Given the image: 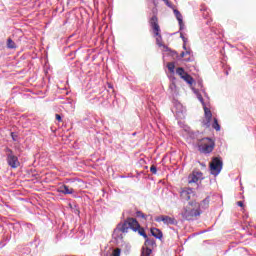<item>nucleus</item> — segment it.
<instances>
[{
    "instance_id": "4be33fe9",
    "label": "nucleus",
    "mask_w": 256,
    "mask_h": 256,
    "mask_svg": "<svg viewBox=\"0 0 256 256\" xmlns=\"http://www.w3.org/2000/svg\"><path fill=\"white\" fill-rule=\"evenodd\" d=\"M113 256H121V250L119 248L114 249Z\"/></svg>"
},
{
    "instance_id": "6e6552de",
    "label": "nucleus",
    "mask_w": 256,
    "mask_h": 256,
    "mask_svg": "<svg viewBox=\"0 0 256 256\" xmlns=\"http://www.w3.org/2000/svg\"><path fill=\"white\" fill-rule=\"evenodd\" d=\"M200 179H203V173L199 171H193L192 174L188 176V183H197Z\"/></svg>"
},
{
    "instance_id": "b1692460",
    "label": "nucleus",
    "mask_w": 256,
    "mask_h": 256,
    "mask_svg": "<svg viewBox=\"0 0 256 256\" xmlns=\"http://www.w3.org/2000/svg\"><path fill=\"white\" fill-rule=\"evenodd\" d=\"M55 117H56V121H59V123H61V121H63V119L61 118V115L56 114Z\"/></svg>"
},
{
    "instance_id": "1a4fd4ad",
    "label": "nucleus",
    "mask_w": 256,
    "mask_h": 256,
    "mask_svg": "<svg viewBox=\"0 0 256 256\" xmlns=\"http://www.w3.org/2000/svg\"><path fill=\"white\" fill-rule=\"evenodd\" d=\"M193 195V189L191 188H183L180 192V197L183 199V201H189L191 199V196Z\"/></svg>"
},
{
    "instance_id": "393cba45",
    "label": "nucleus",
    "mask_w": 256,
    "mask_h": 256,
    "mask_svg": "<svg viewBox=\"0 0 256 256\" xmlns=\"http://www.w3.org/2000/svg\"><path fill=\"white\" fill-rule=\"evenodd\" d=\"M180 37H181L182 41H184V43H187V38H185V36H183V34H180Z\"/></svg>"
},
{
    "instance_id": "39448f33",
    "label": "nucleus",
    "mask_w": 256,
    "mask_h": 256,
    "mask_svg": "<svg viewBox=\"0 0 256 256\" xmlns=\"http://www.w3.org/2000/svg\"><path fill=\"white\" fill-rule=\"evenodd\" d=\"M5 153L6 161L9 167H11L12 169H17V167L21 165V163L19 162V158L15 155V153H13V150L8 147L5 149Z\"/></svg>"
},
{
    "instance_id": "ddd939ff",
    "label": "nucleus",
    "mask_w": 256,
    "mask_h": 256,
    "mask_svg": "<svg viewBox=\"0 0 256 256\" xmlns=\"http://www.w3.org/2000/svg\"><path fill=\"white\" fill-rule=\"evenodd\" d=\"M205 113V119L207 123H211V119H213V113H211V110L207 107L204 108Z\"/></svg>"
},
{
    "instance_id": "5701e85b",
    "label": "nucleus",
    "mask_w": 256,
    "mask_h": 256,
    "mask_svg": "<svg viewBox=\"0 0 256 256\" xmlns=\"http://www.w3.org/2000/svg\"><path fill=\"white\" fill-rule=\"evenodd\" d=\"M136 215H137V217H141L142 219H145V214H143V212H141V211H137Z\"/></svg>"
},
{
    "instance_id": "f257e3e1",
    "label": "nucleus",
    "mask_w": 256,
    "mask_h": 256,
    "mask_svg": "<svg viewBox=\"0 0 256 256\" xmlns=\"http://www.w3.org/2000/svg\"><path fill=\"white\" fill-rule=\"evenodd\" d=\"M130 229L146 239L145 245H151V240H149L147 233H145V229L141 227V224L135 218H127L124 223L118 224L116 229H114V233H117V231H120V233H129Z\"/></svg>"
},
{
    "instance_id": "7ed1b4c3",
    "label": "nucleus",
    "mask_w": 256,
    "mask_h": 256,
    "mask_svg": "<svg viewBox=\"0 0 256 256\" xmlns=\"http://www.w3.org/2000/svg\"><path fill=\"white\" fill-rule=\"evenodd\" d=\"M150 26L153 30L154 37H156V44L159 47H163V37L161 36V27L159 26V18L153 16L150 19Z\"/></svg>"
},
{
    "instance_id": "a878e982",
    "label": "nucleus",
    "mask_w": 256,
    "mask_h": 256,
    "mask_svg": "<svg viewBox=\"0 0 256 256\" xmlns=\"http://www.w3.org/2000/svg\"><path fill=\"white\" fill-rule=\"evenodd\" d=\"M237 205H238V207H243V201H238Z\"/></svg>"
},
{
    "instance_id": "f8f14e48",
    "label": "nucleus",
    "mask_w": 256,
    "mask_h": 256,
    "mask_svg": "<svg viewBox=\"0 0 256 256\" xmlns=\"http://www.w3.org/2000/svg\"><path fill=\"white\" fill-rule=\"evenodd\" d=\"M150 233L156 239H163V232L159 228H151Z\"/></svg>"
},
{
    "instance_id": "4468645a",
    "label": "nucleus",
    "mask_w": 256,
    "mask_h": 256,
    "mask_svg": "<svg viewBox=\"0 0 256 256\" xmlns=\"http://www.w3.org/2000/svg\"><path fill=\"white\" fill-rule=\"evenodd\" d=\"M183 81H185L186 83H188V85H193V83L195 82V80L191 77V75L185 74V76H182Z\"/></svg>"
},
{
    "instance_id": "20e7f679",
    "label": "nucleus",
    "mask_w": 256,
    "mask_h": 256,
    "mask_svg": "<svg viewBox=\"0 0 256 256\" xmlns=\"http://www.w3.org/2000/svg\"><path fill=\"white\" fill-rule=\"evenodd\" d=\"M213 149H215V141L211 138H202L198 142V151L200 153L208 154L213 153Z\"/></svg>"
},
{
    "instance_id": "c756f323",
    "label": "nucleus",
    "mask_w": 256,
    "mask_h": 256,
    "mask_svg": "<svg viewBox=\"0 0 256 256\" xmlns=\"http://www.w3.org/2000/svg\"><path fill=\"white\" fill-rule=\"evenodd\" d=\"M12 138H13V140L15 141V136H13Z\"/></svg>"
},
{
    "instance_id": "bb28decb",
    "label": "nucleus",
    "mask_w": 256,
    "mask_h": 256,
    "mask_svg": "<svg viewBox=\"0 0 256 256\" xmlns=\"http://www.w3.org/2000/svg\"><path fill=\"white\" fill-rule=\"evenodd\" d=\"M185 55H186V53H185V52H182V53L180 54V57L183 58V57H185Z\"/></svg>"
},
{
    "instance_id": "9d476101",
    "label": "nucleus",
    "mask_w": 256,
    "mask_h": 256,
    "mask_svg": "<svg viewBox=\"0 0 256 256\" xmlns=\"http://www.w3.org/2000/svg\"><path fill=\"white\" fill-rule=\"evenodd\" d=\"M58 193H63V195H73V193H75V190L67 185H62L58 188Z\"/></svg>"
},
{
    "instance_id": "423d86ee",
    "label": "nucleus",
    "mask_w": 256,
    "mask_h": 256,
    "mask_svg": "<svg viewBox=\"0 0 256 256\" xmlns=\"http://www.w3.org/2000/svg\"><path fill=\"white\" fill-rule=\"evenodd\" d=\"M221 169H223V161L218 157H215L210 162V172L211 175H219L221 173Z\"/></svg>"
},
{
    "instance_id": "a211bd4d",
    "label": "nucleus",
    "mask_w": 256,
    "mask_h": 256,
    "mask_svg": "<svg viewBox=\"0 0 256 256\" xmlns=\"http://www.w3.org/2000/svg\"><path fill=\"white\" fill-rule=\"evenodd\" d=\"M212 127L215 129V131H221V126L219 125V121L217 120V118H214Z\"/></svg>"
},
{
    "instance_id": "6ab92c4d",
    "label": "nucleus",
    "mask_w": 256,
    "mask_h": 256,
    "mask_svg": "<svg viewBox=\"0 0 256 256\" xmlns=\"http://www.w3.org/2000/svg\"><path fill=\"white\" fill-rule=\"evenodd\" d=\"M167 67H168V71H170L171 73H175V63L174 62L168 63Z\"/></svg>"
},
{
    "instance_id": "c85d7f7f",
    "label": "nucleus",
    "mask_w": 256,
    "mask_h": 256,
    "mask_svg": "<svg viewBox=\"0 0 256 256\" xmlns=\"http://www.w3.org/2000/svg\"><path fill=\"white\" fill-rule=\"evenodd\" d=\"M183 49H187V46L185 44L183 45Z\"/></svg>"
},
{
    "instance_id": "dca6fc26",
    "label": "nucleus",
    "mask_w": 256,
    "mask_h": 256,
    "mask_svg": "<svg viewBox=\"0 0 256 256\" xmlns=\"http://www.w3.org/2000/svg\"><path fill=\"white\" fill-rule=\"evenodd\" d=\"M176 73L177 75H179V77H181V79H183V77L188 74L187 72H185V69L183 67H178L176 69Z\"/></svg>"
},
{
    "instance_id": "aec40b11",
    "label": "nucleus",
    "mask_w": 256,
    "mask_h": 256,
    "mask_svg": "<svg viewBox=\"0 0 256 256\" xmlns=\"http://www.w3.org/2000/svg\"><path fill=\"white\" fill-rule=\"evenodd\" d=\"M163 2H164L165 5H167V7H169L170 9H175V6L173 5V3H171V1H169V0H163Z\"/></svg>"
},
{
    "instance_id": "7c9ffc66",
    "label": "nucleus",
    "mask_w": 256,
    "mask_h": 256,
    "mask_svg": "<svg viewBox=\"0 0 256 256\" xmlns=\"http://www.w3.org/2000/svg\"><path fill=\"white\" fill-rule=\"evenodd\" d=\"M11 135H12V137H13V133H12Z\"/></svg>"
},
{
    "instance_id": "0eeeda50",
    "label": "nucleus",
    "mask_w": 256,
    "mask_h": 256,
    "mask_svg": "<svg viewBox=\"0 0 256 256\" xmlns=\"http://www.w3.org/2000/svg\"><path fill=\"white\" fill-rule=\"evenodd\" d=\"M156 223H164V225H177V219L167 215H161L155 218Z\"/></svg>"
},
{
    "instance_id": "f3484780",
    "label": "nucleus",
    "mask_w": 256,
    "mask_h": 256,
    "mask_svg": "<svg viewBox=\"0 0 256 256\" xmlns=\"http://www.w3.org/2000/svg\"><path fill=\"white\" fill-rule=\"evenodd\" d=\"M200 209H207L209 207V198L204 199L201 203H199Z\"/></svg>"
},
{
    "instance_id": "cd10ccee",
    "label": "nucleus",
    "mask_w": 256,
    "mask_h": 256,
    "mask_svg": "<svg viewBox=\"0 0 256 256\" xmlns=\"http://www.w3.org/2000/svg\"><path fill=\"white\" fill-rule=\"evenodd\" d=\"M185 53H186V55H190L191 54V52H189V51H186Z\"/></svg>"
},
{
    "instance_id": "412c9836",
    "label": "nucleus",
    "mask_w": 256,
    "mask_h": 256,
    "mask_svg": "<svg viewBox=\"0 0 256 256\" xmlns=\"http://www.w3.org/2000/svg\"><path fill=\"white\" fill-rule=\"evenodd\" d=\"M150 171L153 175H157V167L155 165H152L150 167Z\"/></svg>"
},
{
    "instance_id": "9b49d317",
    "label": "nucleus",
    "mask_w": 256,
    "mask_h": 256,
    "mask_svg": "<svg viewBox=\"0 0 256 256\" xmlns=\"http://www.w3.org/2000/svg\"><path fill=\"white\" fill-rule=\"evenodd\" d=\"M173 11H174V15H175V17H176V19H177V21L179 23L180 29H183V27H184L183 15L181 14V12H179V10H177L175 8L173 9Z\"/></svg>"
},
{
    "instance_id": "f03ea898",
    "label": "nucleus",
    "mask_w": 256,
    "mask_h": 256,
    "mask_svg": "<svg viewBox=\"0 0 256 256\" xmlns=\"http://www.w3.org/2000/svg\"><path fill=\"white\" fill-rule=\"evenodd\" d=\"M201 213V204H199L197 201H190L183 208L181 217L185 221H194V219H197V217L201 216Z\"/></svg>"
},
{
    "instance_id": "2eb2a0df",
    "label": "nucleus",
    "mask_w": 256,
    "mask_h": 256,
    "mask_svg": "<svg viewBox=\"0 0 256 256\" xmlns=\"http://www.w3.org/2000/svg\"><path fill=\"white\" fill-rule=\"evenodd\" d=\"M6 45L8 49H17V44H15V42L11 38L7 39Z\"/></svg>"
}]
</instances>
